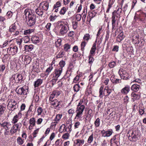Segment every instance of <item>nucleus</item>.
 I'll use <instances>...</instances> for the list:
<instances>
[{"label":"nucleus","instance_id":"nucleus-1","mask_svg":"<svg viewBox=\"0 0 146 146\" xmlns=\"http://www.w3.org/2000/svg\"><path fill=\"white\" fill-rule=\"evenodd\" d=\"M33 11L30 9H27L24 11V14L27 19V23L29 26L34 25L36 22V17L33 14Z\"/></svg>","mask_w":146,"mask_h":146},{"label":"nucleus","instance_id":"nucleus-2","mask_svg":"<svg viewBox=\"0 0 146 146\" xmlns=\"http://www.w3.org/2000/svg\"><path fill=\"white\" fill-rule=\"evenodd\" d=\"M58 27L59 29V35H60L64 36L66 33L69 29V28L67 25L65 24L61 21L58 22Z\"/></svg>","mask_w":146,"mask_h":146},{"label":"nucleus","instance_id":"nucleus-3","mask_svg":"<svg viewBox=\"0 0 146 146\" xmlns=\"http://www.w3.org/2000/svg\"><path fill=\"white\" fill-rule=\"evenodd\" d=\"M122 12V9L118 8L117 11H115L112 12L111 17V21L119 22L120 18V14Z\"/></svg>","mask_w":146,"mask_h":146},{"label":"nucleus","instance_id":"nucleus-4","mask_svg":"<svg viewBox=\"0 0 146 146\" xmlns=\"http://www.w3.org/2000/svg\"><path fill=\"white\" fill-rule=\"evenodd\" d=\"M84 108L85 106L84 105H82L80 106L79 105L78 106L76 111V112L77 114L76 117H78V118L81 117L82 112L84 111Z\"/></svg>","mask_w":146,"mask_h":146},{"label":"nucleus","instance_id":"nucleus-5","mask_svg":"<svg viewBox=\"0 0 146 146\" xmlns=\"http://www.w3.org/2000/svg\"><path fill=\"white\" fill-rule=\"evenodd\" d=\"M17 103L13 100H10L9 102L7 107L9 108L12 110H13L16 109L17 107Z\"/></svg>","mask_w":146,"mask_h":146},{"label":"nucleus","instance_id":"nucleus-6","mask_svg":"<svg viewBox=\"0 0 146 146\" xmlns=\"http://www.w3.org/2000/svg\"><path fill=\"white\" fill-rule=\"evenodd\" d=\"M39 7L42 9L46 11L48 9L49 7L48 2L46 1L42 2L39 4Z\"/></svg>","mask_w":146,"mask_h":146},{"label":"nucleus","instance_id":"nucleus-7","mask_svg":"<svg viewBox=\"0 0 146 146\" xmlns=\"http://www.w3.org/2000/svg\"><path fill=\"white\" fill-rule=\"evenodd\" d=\"M17 93L20 95H24L26 94L27 89H25L23 87L22 88H20L18 87L16 90Z\"/></svg>","mask_w":146,"mask_h":146},{"label":"nucleus","instance_id":"nucleus-8","mask_svg":"<svg viewBox=\"0 0 146 146\" xmlns=\"http://www.w3.org/2000/svg\"><path fill=\"white\" fill-rule=\"evenodd\" d=\"M19 124H15L12 127L10 131L11 134H13L16 132L17 130H19Z\"/></svg>","mask_w":146,"mask_h":146},{"label":"nucleus","instance_id":"nucleus-9","mask_svg":"<svg viewBox=\"0 0 146 146\" xmlns=\"http://www.w3.org/2000/svg\"><path fill=\"white\" fill-rule=\"evenodd\" d=\"M12 77L17 82L22 80L23 78L22 76L20 74H16L13 75Z\"/></svg>","mask_w":146,"mask_h":146},{"label":"nucleus","instance_id":"nucleus-10","mask_svg":"<svg viewBox=\"0 0 146 146\" xmlns=\"http://www.w3.org/2000/svg\"><path fill=\"white\" fill-rule=\"evenodd\" d=\"M137 13H139L137 18L139 21L142 20V19L146 17V14L141 11H138Z\"/></svg>","mask_w":146,"mask_h":146},{"label":"nucleus","instance_id":"nucleus-11","mask_svg":"<svg viewBox=\"0 0 146 146\" xmlns=\"http://www.w3.org/2000/svg\"><path fill=\"white\" fill-rule=\"evenodd\" d=\"M101 133L102 136L104 137H108L110 136L112 134V132L111 131H105L104 130L102 131Z\"/></svg>","mask_w":146,"mask_h":146},{"label":"nucleus","instance_id":"nucleus-12","mask_svg":"<svg viewBox=\"0 0 146 146\" xmlns=\"http://www.w3.org/2000/svg\"><path fill=\"white\" fill-rule=\"evenodd\" d=\"M50 103L51 105L53 106H56V108L58 107L60 104L62 102L61 101H58L57 100H51Z\"/></svg>","mask_w":146,"mask_h":146},{"label":"nucleus","instance_id":"nucleus-13","mask_svg":"<svg viewBox=\"0 0 146 146\" xmlns=\"http://www.w3.org/2000/svg\"><path fill=\"white\" fill-rule=\"evenodd\" d=\"M32 42L35 44L39 43L40 41L39 38L36 36H33L31 38Z\"/></svg>","mask_w":146,"mask_h":146},{"label":"nucleus","instance_id":"nucleus-14","mask_svg":"<svg viewBox=\"0 0 146 146\" xmlns=\"http://www.w3.org/2000/svg\"><path fill=\"white\" fill-rule=\"evenodd\" d=\"M62 70V68H59L58 69H57L55 70V78H57L60 76L61 74Z\"/></svg>","mask_w":146,"mask_h":146},{"label":"nucleus","instance_id":"nucleus-15","mask_svg":"<svg viewBox=\"0 0 146 146\" xmlns=\"http://www.w3.org/2000/svg\"><path fill=\"white\" fill-rule=\"evenodd\" d=\"M111 92V90L110 89L108 86H107L106 87L104 90L103 94L105 96H106L110 94Z\"/></svg>","mask_w":146,"mask_h":146},{"label":"nucleus","instance_id":"nucleus-16","mask_svg":"<svg viewBox=\"0 0 146 146\" xmlns=\"http://www.w3.org/2000/svg\"><path fill=\"white\" fill-rule=\"evenodd\" d=\"M124 38L123 33L121 32L117 36L116 40L118 42H120Z\"/></svg>","mask_w":146,"mask_h":146},{"label":"nucleus","instance_id":"nucleus-17","mask_svg":"<svg viewBox=\"0 0 146 146\" xmlns=\"http://www.w3.org/2000/svg\"><path fill=\"white\" fill-rule=\"evenodd\" d=\"M35 12L37 14L40 16H42L43 13V11L39 7L36 9Z\"/></svg>","mask_w":146,"mask_h":146},{"label":"nucleus","instance_id":"nucleus-18","mask_svg":"<svg viewBox=\"0 0 146 146\" xmlns=\"http://www.w3.org/2000/svg\"><path fill=\"white\" fill-rule=\"evenodd\" d=\"M140 88V85L137 84H133L131 88V90L135 92L138 91Z\"/></svg>","mask_w":146,"mask_h":146},{"label":"nucleus","instance_id":"nucleus-19","mask_svg":"<svg viewBox=\"0 0 146 146\" xmlns=\"http://www.w3.org/2000/svg\"><path fill=\"white\" fill-rule=\"evenodd\" d=\"M24 56L25 64H29L31 60V57L29 55H25Z\"/></svg>","mask_w":146,"mask_h":146},{"label":"nucleus","instance_id":"nucleus-20","mask_svg":"<svg viewBox=\"0 0 146 146\" xmlns=\"http://www.w3.org/2000/svg\"><path fill=\"white\" fill-rule=\"evenodd\" d=\"M129 76L128 73L125 71H124L123 72V74L121 76V78L123 79L127 80L128 79Z\"/></svg>","mask_w":146,"mask_h":146},{"label":"nucleus","instance_id":"nucleus-21","mask_svg":"<svg viewBox=\"0 0 146 146\" xmlns=\"http://www.w3.org/2000/svg\"><path fill=\"white\" fill-rule=\"evenodd\" d=\"M17 28L16 26L15 23L9 27V31L11 33L14 32L16 29Z\"/></svg>","mask_w":146,"mask_h":146},{"label":"nucleus","instance_id":"nucleus-22","mask_svg":"<svg viewBox=\"0 0 146 146\" xmlns=\"http://www.w3.org/2000/svg\"><path fill=\"white\" fill-rule=\"evenodd\" d=\"M111 22L112 25V30L113 31V30L117 29V26L119 22H117L115 21H111Z\"/></svg>","mask_w":146,"mask_h":146},{"label":"nucleus","instance_id":"nucleus-23","mask_svg":"<svg viewBox=\"0 0 146 146\" xmlns=\"http://www.w3.org/2000/svg\"><path fill=\"white\" fill-rule=\"evenodd\" d=\"M132 99L134 101V100H137L139 98V96L138 94H135V93L133 92L131 94Z\"/></svg>","mask_w":146,"mask_h":146},{"label":"nucleus","instance_id":"nucleus-24","mask_svg":"<svg viewBox=\"0 0 146 146\" xmlns=\"http://www.w3.org/2000/svg\"><path fill=\"white\" fill-rule=\"evenodd\" d=\"M129 90V87L128 86H125L121 90L122 93L126 94L128 93Z\"/></svg>","mask_w":146,"mask_h":146},{"label":"nucleus","instance_id":"nucleus-25","mask_svg":"<svg viewBox=\"0 0 146 146\" xmlns=\"http://www.w3.org/2000/svg\"><path fill=\"white\" fill-rule=\"evenodd\" d=\"M33 48V47L32 45H26L25 46V50L29 51L32 50Z\"/></svg>","mask_w":146,"mask_h":146},{"label":"nucleus","instance_id":"nucleus-26","mask_svg":"<svg viewBox=\"0 0 146 146\" xmlns=\"http://www.w3.org/2000/svg\"><path fill=\"white\" fill-rule=\"evenodd\" d=\"M42 80L40 79H38L35 82L34 86L35 87H38L42 83Z\"/></svg>","mask_w":146,"mask_h":146},{"label":"nucleus","instance_id":"nucleus-27","mask_svg":"<svg viewBox=\"0 0 146 146\" xmlns=\"http://www.w3.org/2000/svg\"><path fill=\"white\" fill-rule=\"evenodd\" d=\"M11 52H12V55H15L17 52L18 48L17 47L15 46L10 49Z\"/></svg>","mask_w":146,"mask_h":146},{"label":"nucleus","instance_id":"nucleus-28","mask_svg":"<svg viewBox=\"0 0 146 146\" xmlns=\"http://www.w3.org/2000/svg\"><path fill=\"white\" fill-rule=\"evenodd\" d=\"M90 38V35L89 34H86L84 35L83 37L84 41H86L87 42H88Z\"/></svg>","mask_w":146,"mask_h":146},{"label":"nucleus","instance_id":"nucleus-29","mask_svg":"<svg viewBox=\"0 0 146 146\" xmlns=\"http://www.w3.org/2000/svg\"><path fill=\"white\" fill-rule=\"evenodd\" d=\"M33 32V30L32 29H29L25 31L24 32L23 34L24 35H29L32 33Z\"/></svg>","mask_w":146,"mask_h":146},{"label":"nucleus","instance_id":"nucleus-30","mask_svg":"<svg viewBox=\"0 0 146 146\" xmlns=\"http://www.w3.org/2000/svg\"><path fill=\"white\" fill-rule=\"evenodd\" d=\"M76 144L77 146H80V145L83 144L84 141L83 140L78 139L76 140Z\"/></svg>","mask_w":146,"mask_h":146},{"label":"nucleus","instance_id":"nucleus-31","mask_svg":"<svg viewBox=\"0 0 146 146\" xmlns=\"http://www.w3.org/2000/svg\"><path fill=\"white\" fill-rule=\"evenodd\" d=\"M67 8L63 7L61 9L59 12V13L60 15H64L65 14L67 11Z\"/></svg>","mask_w":146,"mask_h":146},{"label":"nucleus","instance_id":"nucleus-32","mask_svg":"<svg viewBox=\"0 0 146 146\" xmlns=\"http://www.w3.org/2000/svg\"><path fill=\"white\" fill-rule=\"evenodd\" d=\"M87 42H86L85 41H83L82 42L81 44V49L82 51L84 50V47H85Z\"/></svg>","mask_w":146,"mask_h":146},{"label":"nucleus","instance_id":"nucleus-33","mask_svg":"<svg viewBox=\"0 0 146 146\" xmlns=\"http://www.w3.org/2000/svg\"><path fill=\"white\" fill-rule=\"evenodd\" d=\"M29 123L30 125H32V126H34L35 123V118H33L29 120Z\"/></svg>","mask_w":146,"mask_h":146},{"label":"nucleus","instance_id":"nucleus-34","mask_svg":"<svg viewBox=\"0 0 146 146\" xmlns=\"http://www.w3.org/2000/svg\"><path fill=\"white\" fill-rule=\"evenodd\" d=\"M96 14V13L94 12H90L89 13V16L90 19V21L91 20L92 18L95 16Z\"/></svg>","mask_w":146,"mask_h":146},{"label":"nucleus","instance_id":"nucleus-35","mask_svg":"<svg viewBox=\"0 0 146 146\" xmlns=\"http://www.w3.org/2000/svg\"><path fill=\"white\" fill-rule=\"evenodd\" d=\"M61 3L60 2L58 1L54 5L53 7V9L54 10V9L58 8V7L61 6Z\"/></svg>","mask_w":146,"mask_h":146},{"label":"nucleus","instance_id":"nucleus-36","mask_svg":"<svg viewBox=\"0 0 146 146\" xmlns=\"http://www.w3.org/2000/svg\"><path fill=\"white\" fill-rule=\"evenodd\" d=\"M23 39L25 43H27L30 40V38L28 36H24L23 38Z\"/></svg>","mask_w":146,"mask_h":146},{"label":"nucleus","instance_id":"nucleus-37","mask_svg":"<svg viewBox=\"0 0 146 146\" xmlns=\"http://www.w3.org/2000/svg\"><path fill=\"white\" fill-rule=\"evenodd\" d=\"M70 48V45L68 44H66L64 45V49L66 51H68Z\"/></svg>","mask_w":146,"mask_h":146},{"label":"nucleus","instance_id":"nucleus-38","mask_svg":"<svg viewBox=\"0 0 146 146\" xmlns=\"http://www.w3.org/2000/svg\"><path fill=\"white\" fill-rule=\"evenodd\" d=\"M80 86L78 84H76L75 85L73 89L75 92H78L79 90Z\"/></svg>","mask_w":146,"mask_h":146},{"label":"nucleus","instance_id":"nucleus-39","mask_svg":"<svg viewBox=\"0 0 146 146\" xmlns=\"http://www.w3.org/2000/svg\"><path fill=\"white\" fill-rule=\"evenodd\" d=\"M65 127V125L64 124H63L60 126L59 129V132L60 133H62L64 130Z\"/></svg>","mask_w":146,"mask_h":146},{"label":"nucleus","instance_id":"nucleus-40","mask_svg":"<svg viewBox=\"0 0 146 146\" xmlns=\"http://www.w3.org/2000/svg\"><path fill=\"white\" fill-rule=\"evenodd\" d=\"M103 87H101L100 89L99 90V96L100 97H103Z\"/></svg>","mask_w":146,"mask_h":146},{"label":"nucleus","instance_id":"nucleus-41","mask_svg":"<svg viewBox=\"0 0 146 146\" xmlns=\"http://www.w3.org/2000/svg\"><path fill=\"white\" fill-rule=\"evenodd\" d=\"M61 39H58L56 41L55 44L56 46L57 47L59 46L61 44Z\"/></svg>","mask_w":146,"mask_h":146},{"label":"nucleus","instance_id":"nucleus-42","mask_svg":"<svg viewBox=\"0 0 146 146\" xmlns=\"http://www.w3.org/2000/svg\"><path fill=\"white\" fill-rule=\"evenodd\" d=\"M130 44V41L129 40H127L124 42V44L125 45V47H128L129 46Z\"/></svg>","mask_w":146,"mask_h":146},{"label":"nucleus","instance_id":"nucleus-43","mask_svg":"<svg viewBox=\"0 0 146 146\" xmlns=\"http://www.w3.org/2000/svg\"><path fill=\"white\" fill-rule=\"evenodd\" d=\"M5 109L3 106H0V116L3 113Z\"/></svg>","mask_w":146,"mask_h":146},{"label":"nucleus","instance_id":"nucleus-44","mask_svg":"<svg viewBox=\"0 0 146 146\" xmlns=\"http://www.w3.org/2000/svg\"><path fill=\"white\" fill-rule=\"evenodd\" d=\"M17 141L19 144V145H22L23 143V140L21 139V138L20 137H18L17 139Z\"/></svg>","mask_w":146,"mask_h":146},{"label":"nucleus","instance_id":"nucleus-45","mask_svg":"<svg viewBox=\"0 0 146 146\" xmlns=\"http://www.w3.org/2000/svg\"><path fill=\"white\" fill-rule=\"evenodd\" d=\"M62 116V114H58L57 115L55 118V121H59L61 118Z\"/></svg>","mask_w":146,"mask_h":146},{"label":"nucleus","instance_id":"nucleus-46","mask_svg":"<svg viewBox=\"0 0 146 146\" xmlns=\"http://www.w3.org/2000/svg\"><path fill=\"white\" fill-rule=\"evenodd\" d=\"M17 118L18 116L17 115L15 116L13 119L12 122L13 123L15 124L18 121V119H17Z\"/></svg>","mask_w":146,"mask_h":146},{"label":"nucleus","instance_id":"nucleus-47","mask_svg":"<svg viewBox=\"0 0 146 146\" xmlns=\"http://www.w3.org/2000/svg\"><path fill=\"white\" fill-rule=\"evenodd\" d=\"M93 134H92L89 137L88 140V143H90L93 140Z\"/></svg>","mask_w":146,"mask_h":146},{"label":"nucleus","instance_id":"nucleus-48","mask_svg":"<svg viewBox=\"0 0 146 146\" xmlns=\"http://www.w3.org/2000/svg\"><path fill=\"white\" fill-rule=\"evenodd\" d=\"M100 123V120L99 118H98L95 121V124L97 127L99 126Z\"/></svg>","mask_w":146,"mask_h":146},{"label":"nucleus","instance_id":"nucleus-49","mask_svg":"<svg viewBox=\"0 0 146 146\" xmlns=\"http://www.w3.org/2000/svg\"><path fill=\"white\" fill-rule=\"evenodd\" d=\"M23 41L22 39L21 38H20L19 39L17 40L16 42L17 44L20 47V46H21V44Z\"/></svg>","mask_w":146,"mask_h":146},{"label":"nucleus","instance_id":"nucleus-50","mask_svg":"<svg viewBox=\"0 0 146 146\" xmlns=\"http://www.w3.org/2000/svg\"><path fill=\"white\" fill-rule=\"evenodd\" d=\"M59 64L60 67V68H62V67H64L65 65V62L63 60L60 61Z\"/></svg>","mask_w":146,"mask_h":146},{"label":"nucleus","instance_id":"nucleus-51","mask_svg":"<svg viewBox=\"0 0 146 146\" xmlns=\"http://www.w3.org/2000/svg\"><path fill=\"white\" fill-rule=\"evenodd\" d=\"M52 93L55 96H58L60 94V91L57 90L54 91Z\"/></svg>","mask_w":146,"mask_h":146},{"label":"nucleus","instance_id":"nucleus-52","mask_svg":"<svg viewBox=\"0 0 146 146\" xmlns=\"http://www.w3.org/2000/svg\"><path fill=\"white\" fill-rule=\"evenodd\" d=\"M69 136V134L68 133H67L63 135L62 137L63 139H66L68 138Z\"/></svg>","mask_w":146,"mask_h":146},{"label":"nucleus","instance_id":"nucleus-53","mask_svg":"<svg viewBox=\"0 0 146 146\" xmlns=\"http://www.w3.org/2000/svg\"><path fill=\"white\" fill-rule=\"evenodd\" d=\"M78 23L76 22H72V26L73 28L75 29L77 27Z\"/></svg>","mask_w":146,"mask_h":146},{"label":"nucleus","instance_id":"nucleus-54","mask_svg":"<svg viewBox=\"0 0 146 146\" xmlns=\"http://www.w3.org/2000/svg\"><path fill=\"white\" fill-rule=\"evenodd\" d=\"M56 16H50V19L51 21H53L56 19Z\"/></svg>","mask_w":146,"mask_h":146},{"label":"nucleus","instance_id":"nucleus-55","mask_svg":"<svg viewBox=\"0 0 146 146\" xmlns=\"http://www.w3.org/2000/svg\"><path fill=\"white\" fill-rule=\"evenodd\" d=\"M115 65V63L113 62L110 63L109 64V66L111 68H113Z\"/></svg>","mask_w":146,"mask_h":146},{"label":"nucleus","instance_id":"nucleus-56","mask_svg":"<svg viewBox=\"0 0 146 146\" xmlns=\"http://www.w3.org/2000/svg\"><path fill=\"white\" fill-rule=\"evenodd\" d=\"M81 16L80 14H77L76 15V19L78 21H80L81 19Z\"/></svg>","mask_w":146,"mask_h":146},{"label":"nucleus","instance_id":"nucleus-57","mask_svg":"<svg viewBox=\"0 0 146 146\" xmlns=\"http://www.w3.org/2000/svg\"><path fill=\"white\" fill-rule=\"evenodd\" d=\"M88 57L89 58L88 63L89 64H91L94 60V59L92 57H91L90 55Z\"/></svg>","mask_w":146,"mask_h":146},{"label":"nucleus","instance_id":"nucleus-58","mask_svg":"<svg viewBox=\"0 0 146 146\" xmlns=\"http://www.w3.org/2000/svg\"><path fill=\"white\" fill-rule=\"evenodd\" d=\"M51 26V24L50 23H48L46 26V28L48 31L50 30V27Z\"/></svg>","mask_w":146,"mask_h":146},{"label":"nucleus","instance_id":"nucleus-59","mask_svg":"<svg viewBox=\"0 0 146 146\" xmlns=\"http://www.w3.org/2000/svg\"><path fill=\"white\" fill-rule=\"evenodd\" d=\"M37 112L38 113V115H40L42 111V110L41 108L39 107L37 109Z\"/></svg>","mask_w":146,"mask_h":146},{"label":"nucleus","instance_id":"nucleus-60","mask_svg":"<svg viewBox=\"0 0 146 146\" xmlns=\"http://www.w3.org/2000/svg\"><path fill=\"white\" fill-rule=\"evenodd\" d=\"M119 46H115L112 50L113 51L117 52L118 50Z\"/></svg>","mask_w":146,"mask_h":146},{"label":"nucleus","instance_id":"nucleus-61","mask_svg":"<svg viewBox=\"0 0 146 146\" xmlns=\"http://www.w3.org/2000/svg\"><path fill=\"white\" fill-rule=\"evenodd\" d=\"M113 4H111V3H109L108 5V9H107L106 12L107 13H108L109 12L110 9L112 5Z\"/></svg>","mask_w":146,"mask_h":146},{"label":"nucleus","instance_id":"nucleus-62","mask_svg":"<svg viewBox=\"0 0 146 146\" xmlns=\"http://www.w3.org/2000/svg\"><path fill=\"white\" fill-rule=\"evenodd\" d=\"M73 50L74 52H77L78 50V48L77 46H75L73 48Z\"/></svg>","mask_w":146,"mask_h":146},{"label":"nucleus","instance_id":"nucleus-63","mask_svg":"<svg viewBox=\"0 0 146 146\" xmlns=\"http://www.w3.org/2000/svg\"><path fill=\"white\" fill-rule=\"evenodd\" d=\"M79 79V76H76L74 79L73 82L76 83L77 81H78Z\"/></svg>","mask_w":146,"mask_h":146},{"label":"nucleus","instance_id":"nucleus-64","mask_svg":"<svg viewBox=\"0 0 146 146\" xmlns=\"http://www.w3.org/2000/svg\"><path fill=\"white\" fill-rule=\"evenodd\" d=\"M96 50V48H92L90 51V53L91 54H94V53L95 52Z\"/></svg>","mask_w":146,"mask_h":146}]
</instances>
